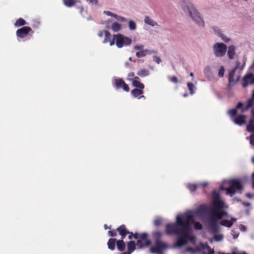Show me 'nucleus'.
I'll list each match as a JSON object with an SVG mask.
<instances>
[{
	"instance_id": "1",
	"label": "nucleus",
	"mask_w": 254,
	"mask_h": 254,
	"mask_svg": "<svg viewBox=\"0 0 254 254\" xmlns=\"http://www.w3.org/2000/svg\"><path fill=\"white\" fill-rule=\"evenodd\" d=\"M211 197L209 207L202 204L194 210H188L177 215L176 223L166 225V233L177 236V240L173 245L174 248H181L189 244L193 246V248L198 247L196 246V239L192 233L191 226L193 225L195 229L201 230L202 225L195 221L194 219L196 217L201 219L207 212L209 215L207 239L211 243L219 242L223 240L224 236L221 232L219 221L222 219L220 224L230 228L236 222L237 219L228 215L226 211L228 205L221 198L218 192L213 191Z\"/></svg>"
},
{
	"instance_id": "2",
	"label": "nucleus",
	"mask_w": 254,
	"mask_h": 254,
	"mask_svg": "<svg viewBox=\"0 0 254 254\" xmlns=\"http://www.w3.org/2000/svg\"><path fill=\"white\" fill-rule=\"evenodd\" d=\"M98 35L100 37H104L103 43H109L110 46H112L115 44L119 48L123 47L129 46L132 43V40L121 34H118L112 36L111 34L106 30L100 31Z\"/></svg>"
},
{
	"instance_id": "3",
	"label": "nucleus",
	"mask_w": 254,
	"mask_h": 254,
	"mask_svg": "<svg viewBox=\"0 0 254 254\" xmlns=\"http://www.w3.org/2000/svg\"><path fill=\"white\" fill-rule=\"evenodd\" d=\"M181 7L183 11L188 15L197 26L200 27H204L205 22L203 18L191 1L189 0L182 1L181 3Z\"/></svg>"
},
{
	"instance_id": "4",
	"label": "nucleus",
	"mask_w": 254,
	"mask_h": 254,
	"mask_svg": "<svg viewBox=\"0 0 254 254\" xmlns=\"http://www.w3.org/2000/svg\"><path fill=\"white\" fill-rule=\"evenodd\" d=\"M182 254H195L200 253L201 254H214V250L211 249L207 244H200L199 247L196 248L185 247L182 252ZM216 254H247L245 252L239 251L238 249L235 248L233 249L232 253H225L219 252Z\"/></svg>"
},
{
	"instance_id": "5",
	"label": "nucleus",
	"mask_w": 254,
	"mask_h": 254,
	"mask_svg": "<svg viewBox=\"0 0 254 254\" xmlns=\"http://www.w3.org/2000/svg\"><path fill=\"white\" fill-rule=\"evenodd\" d=\"M242 185L238 180H228L223 181L220 186V189L225 190L227 195L232 196L238 190L242 189Z\"/></svg>"
},
{
	"instance_id": "6",
	"label": "nucleus",
	"mask_w": 254,
	"mask_h": 254,
	"mask_svg": "<svg viewBox=\"0 0 254 254\" xmlns=\"http://www.w3.org/2000/svg\"><path fill=\"white\" fill-rule=\"evenodd\" d=\"M163 236V233L160 231H156L153 233V237L155 240V243L154 246L150 248V252L154 254H163V251L166 250L168 245L160 240Z\"/></svg>"
},
{
	"instance_id": "7",
	"label": "nucleus",
	"mask_w": 254,
	"mask_h": 254,
	"mask_svg": "<svg viewBox=\"0 0 254 254\" xmlns=\"http://www.w3.org/2000/svg\"><path fill=\"white\" fill-rule=\"evenodd\" d=\"M132 237L137 240L136 247L137 249H142L148 246L150 244V241L148 238L146 233L138 234L137 233L133 234L132 233L128 236V238L131 239Z\"/></svg>"
},
{
	"instance_id": "8",
	"label": "nucleus",
	"mask_w": 254,
	"mask_h": 254,
	"mask_svg": "<svg viewBox=\"0 0 254 254\" xmlns=\"http://www.w3.org/2000/svg\"><path fill=\"white\" fill-rule=\"evenodd\" d=\"M227 49V45L223 43L217 42L212 46L213 54L216 58L224 57L226 53Z\"/></svg>"
},
{
	"instance_id": "9",
	"label": "nucleus",
	"mask_w": 254,
	"mask_h": 254,
	"mask_svg": "<svg viewBox=\"0 0 254 254\" xmlns=\"http://www.w3.org/2000/svg\"><path fill=\"white\" fill-rule=\"evenodd\" d=\"M120 235L122 236V239L117 241V249L120 251H124L125 249L126 245L123 241L125 236L130 234L129 232L127 230L124 225L121 226L117 229Z\"/></svg>"
},
{
	"instance_id": "10",
	"label": "nucleus",
	"mask_w": 254,
	"mask_h": 254,
	"mask_svg": "<svg viewBox=\"0 0 254 254\" xmlns=\"http://www.w3.org/2000/svg\"><path fill=\"white\" fill-rule=\"evenodd\" d=\"M245 62H244L243 64L241 67H240V63L239 62L237 61L236 63L235 67V68L232 70L229 75V81L230 82V84H232L233 83L237 81L240 79V76L239 74H236V72L237 70L239 69V71H241L245 66Z\"/></svg>"
},
{
	"instance_id": "11",
	"label": "nucleus",
	"mask_w": 254,
	"mask_h": 254,
	"mask_svg": "<svg viewBox=\"0 0 254 254\" xmlns=\"http://www.w3.org/2000/svg\"><path fill=\"white\" fill-rule=\"evenodd\" d=\"M114 84L117 88H122L126 92H128L129 90L128 85L122 79L117 78H115Z\"/></svg>"
},
{
	"instance_id": "12",
	"label": "nucleus",
	"mask_w": 254,
	"mask_h": 254,
	"mask_svg": "<svg viewBox=\"0 0 254 254\" xmlns=\"http://www.w3.org/2000/svg\"><path fill=\"white\" fill-rule=\"evenodd\" d=\"M254 83V74L251 73L246 74L243 78V87H246L248 84Z\"/></svg>"
},
{
	"instance_id": "13",
	"label": "nucleus",
	"mask_w": 254,
	"mask_h": 254,
	"mask_svg": "<svg viewBox=\"0 0 254 254\" xmlns=\"http://www.w3.org/2000/svg\"><path fill=\"white\" fill-rule=\"evenodd\" d=\"M31 31V29L29 27H23L17 30L16 35L18 37L23 38L26 37L27 34Z\"/></svg>"
},
{
	"instance_id": "14",
	"label": "nucleus",
	"mask_w": 254,
	"mask_h": 254,
	"mask_svg": "<svg viewBox=\"0 0 254 254\" xmlns=\"http://www.w3.org/2000/svg\"><path fill=\"white\" fill-rule=\"evenodd\" d=\"M143 21L144 23L148 26L152 27H156L159 26L158 22L148 15H145L144 16Z\"/></svg>"
},
{
	"instance_id": "15",
	"label": "nucleus",
	"mask_w": 254,
	"mask_h": 254,
	"mask_svg": "<svg viewBox=\"0 0 254 254\" xmlns=\"http://www.w3.org/2000/svg\"><path fill=\"white\" fill-rule=\"evenodd\" d=\"M157 52L156 51L154 50H148V49H143L141 51H137L136 53V56L137 58H142L145 57L148 55H151L153 54H156Z\"/></svg>"
},
{
	"instance_id": "16",
	"label": "nucleus",
	"mask_w": 254,
	"mask_h": 254,
	"mask_svg": "<svg viewBox=\"0 0 254 254\" xmlns=\"http://www.w3.org/2000/svg\"><path fill=\"white\" fill-rule=\"evenodd\" d=\"M236 47L234 45H230L227 49V55L229 59H233L236 56Z\"/></svg>"
},
{
	"instance_id": "17",
	"label": "nucleus",
	"mask_w": 254,
	"mask_h": 254,
	"mask_svg": "<svg viewBox=\"0 0 254 254\" xmlns=\"http://www.w3.org/2000/svg\"><path fill=\"white\" fill-rule=\"evenodd\" d=\"M104 13L107 15L112 16L118 21L126 22L127 19L123 16H119L109 11H105Z\"/></svg>"
},
{
	"instance_id": "18",
	"label": "nucleus",
	"mask_w": 254,
	"mask_h": 254,
	"mask_svg": "<svg viewBox=\"0 0 254 254\" xmlns=\"http://www.w3.org/2000/svg\"><path fill=\"white\" fill-rule=\"evenodd\" d=\"M132 82V85L138 89H143L144 87V85L139 81V79L137 76L134 77Z\"/></svg>"
},
{
	"instance_id": "19",
	"label": "nucleus",
	"mask_w": 254,
	"mask_h": 254,
	"mask_svg": "<svg viewBox=\"0 0 254 254\" xmlns=\"http://www.w3.org/2000/svg\"><path fill=\"white\" fill-rule=\"evenodd\" d=\"M131 93L132 96L135 98H137L138 99H140L141 98H145L144 96L141 95V94L143 93L142 89H134L131 91Z\"/></svg>"
},
{
	"instance_id": "20",
	"label": "nucleus",
	"mask_w": 254,
	"mask_h": 254,
	"mask_svg": "<svg viewBox=\"0 0 254 254\" xmlns=\"http://www.w3.org/2000/svg\"><path fill=\"white\" fill-rule=\"evenodd\" d=\"M246 116L244 115L238 116L233 120V122L237 125H242L245 123Z\"/></svg>"
},
{
	"instance_id": "21",
	"label": "nucleus",
	"mask_w": 254,
	"mask_h": 254,
	"mask_svg": "<svg viewBox=\"0 0 254 254\" xmlns=\"http://www.w3.org/2000/svg\"><path fill=\"white\" fill-rule=\"evenodd\" d=\"M136 247V244L134 241H129L127 243V252L131 254L135 250Z\"/></svg>"
},
{
	"instance_id": "22",
	"label": "nucleus",
	"mask_w": 254,
	"mask_h": 254,
	"mask_svg": "<svg viewBox=\"0 0 254 254\" xmlns=\"http://www.w3.org/2000/svg\"><path fill=\"white\" fill-rule=\"evenodd\" d=\"M110 28L114 32H117L120 31L122 29V27L120 24H119L116 22H114L112 24V25L110 27Z\"/></svg>"
},
{
	"instance_id": "23",
	"label": "nucleus",
	"mask_w": 254,
	"mask_h": 254,
	"mask_svg": "<svg viewBox=\"0 0 254 254\" xmlns=\"http://www.w3.org/2000/svg\"><path fill=\"white\" fill-rule=\"evenodd\" d=\"M187 86L190 91V94L191 95H193L195 92L196 89V86L191 82H188L187 83Z\"/></svg>"
},
{
	"instance_id": "24",
	"label": "nucleus",
	"mask_w": 254,
	"mask_h": 254,
	"mask_svg": "<svg viewBox=\"0 0 254 254\" xmlns=\"http://www.w3.org/2000/svg\"><path fill=\"white\" fill-rule=\"evenodd\" d=\"M116 239H110L108 242V248L111 250H114L115 248Z\"/></svg>"
},
{
	"instance_id": "25",
	"label": "nucleus",
	"mask_w": 254,
	"mask_h": 254,
	"mask_svg": "<svg viewBox=\"0 0 254 254\" xmlns=\"http://www.w3.org/2000/svg\"><path fill=\"white\" fill-rule=\"evenodd\" d=\"M137 75L140 77H144L149 75V71L146 69H141L137 72Z\"/></svg>"
},
{
	"instance_id": "26",
	"label": "nucleus",
	"mask_w": 254,
	"mask_h": 254,
	"mask_svg": "<svg viewBox=\"0 0 254 254\" xmlns=\"http://www.w3.org/2000/svg\"><path fill=\"white\" fill-rule=\"evenodd\" d=\"M247 129L251 132H254V119L251 120L250 123L247 126Z\"/></svg>"
},
{
	"instance_id": "27",
	"label": "nucleus",
	"mask_w": 254,
	"mask_h": 254,
	"mask_svg": "<svg viewBox=\"0 0 254 254\" xmlns=\"http://www.w3.org/2000/svg\"><path fill=\"white\" fill-rule=\"evenodd\" d=\"M128 27L131 31H134L136 29V22L133 20H129L128 21Z\"/></svg>"
},
{
	"instance_id": "28",
	"label": "nucleus",
	"mask_w": 254,
	"mask_h": 254,
	"mask_svg": "<svg viewBox=\"0 0 254 254\" xmlns=\"http://www.w3.org/2000/svg\"><path fill=\"white\" fill-rule=\"evenodd\" d=\"M254 101V99H253V98H251V99H249L247 102L246 106L245 108H243L242 112L247 111L250 107H251L252 106V105H253Z\"/></svg>"
},
{
	"instance_id": "29",
	"label": "nucleus",
	"mask_w": 254,
	"mask_h": 254,
	"mask_svg": "<svg viewBox=\"0 0 254 254\" xmlns=\"http://www.w3.org/2000/svg\"><path fill=\"white\" fill-rule=\"evenodd\" d=\"M219 37H220L221 40L225 43H228L231 41V38L229 36L225 35L223 33L220 35Z\"/></svg>"
},
{
	"instance_id": "30",
	"label": "nucleus",
	"mask_w": 254,
	"mask_h": 254,
	"mask_svg": "<svg viewBox=\"0 0 254 254\" xmlns=\"http://www.w3.org/2000/svg\"><path fill=\"white\" fill-rule=\"evenodd\" d=\"M64 3L67 7H71L74 5L76 2L75 0H63Z\"/></svg>"
},
{
	"instance_id": "31",
	"label": "nucleus",
	"mask_w": 254,
	"mask_h": 254,
	"mask_svg": "<svg viewBox=\"0 0 254 254\" xmlns=\"http://www.w3.org/2000/svg\"><path fill=\"white\" fill-rule=\"evenodd\" d=\"M25 21L24 19L19 18L15 22L14 25L16 27H19L25 25Z\"/></svg>"
},
{
	"instance_id": "32",
	"label": "nucleus",
	"mask_w": 254,
	"mask_h": 254,
	"mask_svg": "<svg viewBox=\"0 0 254 254\" xmlns=\"http://www.w3.org/2000/svg\"><path fill=\"white\" fill-rule=\"evenodd\" d=\"M186 186L191 192L194 191L198 188L197 184H187Z\"/></svg>"
},
{
	"instance_id": "33",
	"label": "nucleus",
	"mask_w": 254,
	"mask_h": 254,
	"mask_svg": "<svg viewBox=\"0 0 254 254\" xmlns=\"http://www.w3.org/2000/svg\"><path fill=\"white\" fill-rule=\"evenodd\" d=\"M212 29L213 31L214 32V33L219 37L223 33L221 31V29L218 27L213 26L212 27Z\"/></svg>"
},
{
	"instance_id": "34",
	"label": "nucleus",
	"mask_w": 254,
	"mask_h": 254,
	"mask_svg": "<svg viewBox=\"0 0 254 254\" xmlns=\"http://www.w3.org/2000/svg\"><path fill=\"white\" fill-rule=\"evenodd\" d=\"M144 46L143 44H139L134 46L133 49L137 51H141L144 49Z\"/></svg>"
},
{
	"instance_id": "35",
	"label": "nucleus",
	"mask_w": 254,
	"mask_h": 254,
	"mask_svg": "<svg viewBox=\"0 0 254 254\" xmlns=\"http://www.w3.org/2000/svg\"><path fill=\"white\" fill-rule=\"evenodd\" d=\"M153 61L158 64H159L160 63H161L162 62L161 59L158 56H153Z\"/></svg>"
},
{
	"instance_id": "36",
	"label": "nucleus",
	"mask_w": 254,
	"mask_h": 254,
	"mask_svg": "<svg viewBox=\"0 0 254 254\" xmlns=\"http://www.w3.org/2000/svg\"><path fill=\"white\" fill-rule=\"evenodd\" d=\"M237 113L236 109H232L231 110H229L228 112L229 115H230L231 117L234 116Z\"/></svg>"
},
{
	"instance_id": "37",
	"label": "nucleus",
	"mask_w": 254,
	"mask_h": 254,
	"mask_svg": "<svg viewBox=\"0 0 254 254\" xmlns=\"http://www.w3.org/2000/svg\"><path fill=\"white\" fill-rule=\"evenodd\" d=\"M232 236H233L234 239H237L239 237V233L238 232L235 231V230H232L231 233Z\"/></svg>"
},
{
	"instance_id": "38",
	"label": "nucleus",
	"mask_w": 254,
	"mask_h": 254,
	"mask_svg": "<svg viewBox=\"0 0 254 254\" xmlns=\"http://www.w3.org/2000/svg\"><path fill=\"white\" fill-rule=\"evenodd\" d=\"M225 69L223 67H221L219 71V76L220 77H223L224 74Z\"/></svg>"
},
{
	"instance_id": "39",
	"label": "nucleus",
	"mask_w": 254,
	"mask_h": 254,
	"mask_svg": "<svg viewBox=\"0 0 254 254\" xmlns=\"http://www.w3.org/2000/svg\"><path fill=\"white\" fill-rule=\"evenodd\" d=\"M134 77V74L133 72H130L128 74L127 79L132 81Z\"/></svg>"
},
{
	"instance_id": "40",
	"label": "nucleus",
	"mask_w": 254,
	"mask_h": 254,
	"mask_svg": "<svg viewBox=\"0 0 254 254\" xmlns=\"http://www.w3.org/2000/svg\"><path fill=\"white\" fill-rule=\"evenodd\" d=\"M162 223L161 218H157L154 220V225L156 226H159Z\"/></svg>"
},
{
	"instance_id": "41",
	"label": "nucleus",
	"mask_w": 254,
	"mask_h": 254,
	"mask_svg": "<svg viewBox=\"0 0 254 254\" xmlns=\"http://www.w3.org/2000/svg\"><path fill=\"white\" fill-rule=\"evenodd\" d=\"M211 70L209 66L206 67L204 69V73L205 74H209L210 73Z\"/></svg>"
},
{
	"instance_id": "42",
	"label": "nucleus",
	"mask_w": 254,
	"mask_h": 254,
	"mask_svg": "<svg viewBox=\"0 0 254 254\" xmlns=\"http://www.w3.org/2000/svg\"><path fill=\"white\" fill-rule=\"evenodd\" d=\"M197 185H198V187H202L204 188L208 186V183L207 182H203L202 183L197 184Z\"/></svg>"
},
{
	"instance_id": "43",
	"label": "nucleus",
	"mask_w": 254,
	"mask_h": 254,
	"mask_svg": "<svg viewBox=\"0 0 254 254\" xmlns=\"http://www.w3.org/2000/svg\"><path fill=\"white\" fill-rule=\"evenodd\" d=\"M239 228V229L242 232H245L246 231V227L244 225H240Z\"/></svg>"
},
{
	"instance_id": "44",
	"label": "nucleus",
	"mask_w": 254,
	"mask_h": 254,
	"mask_svg": "<svg viewBox=\"0 0 254 254\" xmlns=\"http://www.w3.org/2000/svg\"><path fill=\"white\" fill-rule=\"evenodd\" d=\"M89 3L93 4H96L98 2V0H87Z\"/></svg>"
},
{
	"instance_id": "45",
	"label": "nucleus",
	"mask_w": 254,
	"mask_h": 254,
	"mask_svg": "<svg viewBox=\"0 0 254 254\" xmlns=\"http://www.w3.org/2000/svg\"><path fill=\"white\" fill-rule=\"evenodd\" d=\"M250 143L254 146V134H252L250 137Z\"/></svg>"
},
{
	"instance_id": "46",
	"label": "nucleus",
	"mask_w": 254,
	"mask_h": 254,
	"mask_svg": "<svg viewBox=\"0 0 254 254\" xmlns=\"http://www.w3.org/2000/svg\"><path fill=\"white\" fill-rule=\"evenodd\" d=\"M170 80L173 82H174V83H177L178 82V78L176 76H173V77H171L170 78Z\"/></svg>"
},
{
	"instance_id": "47",
	"label": "nucleus",
	"mask_w": 254,
	"mask_h": 254,
	"mask_svg": "<svg viewBox=\"0 0 254 254\" xmlns=\"http://www.w3.org/2000/svg\"><path fill=\"white\" fill-rule=\"evenodd\" d=\"M246 195L248 198H249L250 199L254 198V195H253L251 193H246Z\"/></svg>"
},
{
	"instance_id": "48",
	"label": "nucleus",
	"mask_w": 254,
	"mask_h": 254,
	"mask_svg": "<svg viewBox=\"0 0 254 254\" xmlns=\"http://www.w3.org/2000/svg\"><path fill=\"white\" fill-rule=\"evenodd\" d=\"M108 233H109V234L112 237H113V236H115L116 235V232H114V231H109Z\"/></svg>"
},
{
	"instance_id": "49",
	"label": "nucleus",
	"mask_w": 254,
	"mask_h": 254,
	"mask_svg": "<svg viewBox=\"0 0 254 254\" xmlns=\"http://www.w3.org/2000/svg\"><path fill=\"white\" fill-rule=\"evenodd\" d=\"M242 107H243V104L241 103H239L237 106L238 109L241 108Z\"/></svg>"
},
{
	"instance_id": "50",
	"label": "nucleus",
	"mask_w": 254,
	"mask_h": 254,
	"mask_svg": "<svg viewBox=\"0 0 254 254\" xmlns=\"http://www.w3.org/2000/svg\"><path fill=\"white\" fill-rule=\"evenodd\" d=\"M253 188L254 189V173L253 174Z\"/></svg>"
},
{
	"instance_id": "51",
	"label": "nucleus",
	"mask_w": 254,
	"mask_h": 254,
	"mask_svg": "<svg viewBox=\"0 0 254 254\" xmlns=\"http://www.w3.org/2000/svg\"><path fill=\"white\" fill-rule=\"evenodd\" d=\"M190 76L192 78V80H193V78H194V74H193V73L190 72Z\"/></svg>"
},
{
	"instance_id": "52",
	"label": "nucleus",
	"mask_w": 254,
	"mask_h": 254,
	"mask_svg": "<svg viewBox=\"0 0 254 254\" xmlns=\"http://www.w3.org/2000/svg\"><path fill=\"white\" fill-rule=\"evenodd\" d=\"M243 204L245 206H249L250 205V203L248 202H244Z\"/></svg>"
},
{
	"instance_id": "53",
	"label": "nucleus",
	"mask_w": 254,
	"mask_h": 254,
	"mask_svg": "<svg viewBox=\"0 0 254 254\" xmlns=\"http://www.w3.org/2000/svg\"><path fill=\"white\" fill-rule=\"evenodd\" d=\"M80 13H81L82 12V11L83 10V7H80Z\"/></svg>"
},
{
	"instance_id": "54",
	"label": "nucleus",
	"mask_w": 254,
	"mask_h": 254,
	"mask_svg": "<svg viewBox=\"0 0 254 254\" xmlns=\"http://www.w3.org/2000/svg\"><path fill=\"white\" fill-rule=\"evenodd\" d=\"M121 254H130L128 252H125V253H121Z\"/></svg>"
},
{
	"instance_id": "55",
	"label": "nucleus",
	"mask_w": 254,
	"mask_h": 254,
	"mask_svg": "<svg viewBox=\"0 0 254 254\" xmlns=\"http://www.w3.org/2000/svg\"><path fill=\"white\" fill-rule=\"evenodd\" d=\"M187 96H188V94H186V93H185V94H184L183 95V96H184V97H186Z\"/></svg>"
},
{
	"instance_id": "56",
	"label": "nucleus",
	"mask_w": 254,
	"mask_h": 254,
	"mask_svg": "<svg viewBox=\"0 0 254 254\" xmlns=\"http://www.w3.org/2000/svg\"><path fill=\"white\" fill-rule=\"evenodd\" d=\"M252 98L254 99V92H253V93Z\"/></svg>"
},
{
	"instance_id": "57",
	"label": "nucleus",
	"mask_w": 254,
	"mask_h": 254,
	"mask_svg": "<svg viewBox=\"0 0 254 254\" xmlns=\"http://www.w3.org/2000/svg\"><path fill=\"white\" fill-rule=\"evenodd\" d=\"M252 114H253V116H254V109L252 111Z\"/></svg>"
},
{
	"instance_id": "58",
	"label": "nucleus",
	"mask_w": 254,
	"mask_h": 254,
	"mask_svg": "<svg viewBox=\"0 0 254 254\" xmlns=\"http://www.w3.org/2000/svg\"><path fill=\"white\" fill-rule=\"evenodd\" d=\"M252 162H253L254 163V157H253V158H252Z\"/></svg>"
},
{
	"instance_id": "59",
	"label": "nucleus",
	"mask_w": 254,
	"mask_h": 254,
	"mask_svg": "<svg viewBox=\"0 0 254 254\" xmlns=\"http://www.w3.org/2000/svg\"><path fill=\"white\" fill-rule=\"evenodd\" d=\"M104 227H105V228L106 229H107V225H104Z\"/></svg>"
},
{
	"instance_id": "60",
	"label": "nucleus",
	"mask_w": 254,
	"mask_h": 254,
	"mask_svg": "<svg viewBox=\"0 0 254 254\" xmlns=\"http://www.w3.org/2000/svg\"><path fill=\"white\" fill-rule=\"evenodd\" d=\"M129 60L130 61H132V59H131V58H129Z\"/></svg>"
}]
</instances>
